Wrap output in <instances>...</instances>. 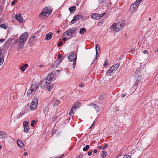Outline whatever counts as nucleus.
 <instances>
[{"label": "nucleus", "mask_w": 158, "mask_h": 158, "mask_svg": "<svg viewBox=\"0 0 158 158\" xmlns=\"http://www.w3.org/2000/svg\"><path fill=\"white\" fill-rule=\"evenodd\" d=\"M105 13H102V14H101V15H102V17L103 16H104L105 15Z\"/></svg>", "instance_id": "61"}, {"label": "nucleus", "mask_w": 158, "mask_h": 158, "mask_svg": "<svg viewBox=\"0 0 158 158\" xmlns=\"http://www.w3.org/2000/svg\"><path fill=\"white\" fill-rule=\"evenodd\" d=\"M53 74H50L46 77L45 79H46L48 81L50 82L53 79Z\"/></svg>", "instance_id": "11"}, {"label": "nucleus", "mask_w": 158, "mask_h": 158, "mask_svg": "<svg viewBox=\"0 0 158 158\" xmlns=\"http://www.w3.org/2000/svg\"><path fill=\"white\" fill-rule=\"evenodd\" d=\"M117 25L116 23H114L111 26L112 28L113 29L114 31H116V29H117Z\"/></svg>", "instance_id": "31"}, {"label": "nucleus", "mask_w": 158, "mask_h": 158, "mask_svg": "<svg viewBox=\"0 0 158 158\" xmlns=\"http://www.w3.org/2000/svg\"><path fill=\"white\" fill-rule=\"evenodd\" d=\"M70 61L73 62V68H74L76 64L77 56L75 52H70L68 56Z\"/></svg>", "instance_id": "2"}, {"label": "nucleus", "mask_w": 158, "mask_h": 158, "mask_svg": "<svg viewBox=\"0 0 158 158\" xmlns=\"http://www.w3.org/2000/svg\"><path fill=\"white\" fill-rule=\"evenodd\" d=\"M17 145L20 148H22L24 146L23 142L20 140H17Z\"/></svg>", "instance_id": "20"}, {"label": "nucleus", "mask_w": 158, "mask_h": 158, "mask_svg": "<svg viewBox=\"0 0 158 158\" xmlns=\"http://www.w3.org/2000/svg\"><path fill=\"white\" fill-rule=\"evenodd\" d=\"M106 0H98V2L100 4H101L103 3Z\"/></svg>", "instance_id": "42"}, {"label": "nucleus", "mask_w": 158, "mask_h": 158, "mask_svg": "<svg viewBox=\"0 0 158 158\" xmlns=\"http://www.w3.org/2000/svg\"><path fill=\"white\" fill-rule=\"evenodd\" d=\"M52 9L49 6L44 8L41 11L39 17L41 19H43L48 17L51 14Z\"/></svg>", "instance_id": "1"}, {"label": "nucleus", "mask_w": 158, "mask_h": 158, "mask_svg": "<svg viewBox=\"0 0 158 158\" xmlns=\"http://www.w3.org/2000/svg\"><path fill=\"white\" fill-rule=\"evenodd\" d=\"M76 7L75 6H73L72 7H70L69 8V10L71 12H73L76 9Z\"/></svg>", "instance_id": "27"}, {"label": "nucleus", "mask_w": 158, "mask_h": 158, "mask_svg": "<svg viewBox=\"0 0 158 158\" xmlns=\"http://www.w3.org/2000/svg\"><path fill=\"white\" fill-rule=\"evenodd\" d=\"M142 0H137L132 4L130 7V10L133 12L135 11L138 8V6Z\"/></svg>", "instance_id": "6"}, {"label": "nucleus", "mask_w": 158, "mask_h": 158, "mask_svg": "<svg viewBox=\"0 0 158 158\" xmlns=\"http://www.w3.org/2000/svg\"><path fill=\"white\" fill-rule=\"evenodd\" d=\"M27 154L28 153L27 152H25L23 153V155L25 156H27Z\"/></svg>", "instance_id": "57"}, {"label": "nucleus", "mask_w": 158, "mask_h": 158, "mask_svg": "<svg viewBox=\"0 0 158 158\" xmlns=\"http://www.w3.org/2000/svg\"><path fill=\"white\" fill-rule=\"evenodd\" d=\"M135 85H138L140 81L141 77L139 76H137V75H135Z\"/></svg>", "instance_id": "16"}, {"label": "nucleus", "mask_w": 158, "mask_h": 158, "mask_svg": "<svg viewBox=\"0 0 158 158\" xmlns=\"http://www.w3.org/2000/svg\"><path fill=\"white\" fill-rule=\"evenodd\" d=\"M6 135L5 133L2 131H0V139L3 137V136Z\"/></svg>", "instance_id": "33"}, {"label": "nucleus", "mask_w": 158, "mask_h": 158, "mask_svg": "<svg viewBox=\"0 0 158 158\" xmlns=\"http://www.w3.org/2000/svg\"><path fill=\"white\" fill-rule=\"evenodd\" d=\"M77 16H81V17H79L78 18H77V19L78 20L79 19H81L82 17V16L81 15H77Z\"/></svg>", "instance_id": "54"}, {"label": "nucleus", "mask_w": 158, "mask_h": 158, "mask_svg": "<svg viewBox=\"0 0 158 158\" xmlns=\"http://www.w3.org/2000/svg\"><path fill=\"white\" fill-rule=\"evenodd\" d=\"M135 51V48H133L131 49V51L133 52Z\"/></svg>", "instance_id": "63"}, {"label": "nucleus", "mask_w": 158, "mask_h": 158, "mask_svg": "<svg viewBox=\"0 0 158 158\" xmlns=\"http://www.w3.org/2000/svg\"><path fill=\"white\" fill-rule=\"evenodd\" d=\"M63 35L64 36L69 37H70L72 35L68 30L65 31L63 34Z\"/></svg>", "instance_id": "26"}, {"label": "nucleus", "mask_w": 158, "mask_h": 158, "mask_svg": "<svg viewBox=\"0 0 158 158\" xmlns=\"http://www.w3.org/2000/svg\"><path fill=\"white\" fill-rule=\"evenodd\" d=\"M35 122V120H32L31 123V125L32 127H33L34 126V123Z\"/></svg>", "instance_id": "40"}, {"label": "nucleus", "mask_w": 158, "mask_h": 158, "mask_svg": "<svg viewBox=\"0 0 158 158\" xmlns=\"http://www.w3.org/2000/svg\"><path fill=\"white\" fill-rule=\"evenodd\" d=\"M38 103V101L37 98H34L30 105V109L31 110H34L37 108Z\"/></svg>", "instance_id": "5"}, {"label": "nucleus", "mask_w": 158, "mask_h": 158, "mask_svg": "<svg viewBox=\"0 0 158 158\" xmlns=\"http://www.w3.org/2000/svg\"><path fill=\"white\" fill-rule=\"evenodd\" d=\"M15 1H13L11 2V4L12 5H14L15 4Z\"/></svg>", "instance_id": "56"}, {"label": "nucleus", "mask_w": 158, "mask_h": 158, "mask_svg": "<svg viewBox=\"0 0 158 158\" xmlns=\"http://www.w3.org/2000/svg\"><path fill=\"white\" fill-rule=\"evenodd\" d=\"M60 103V101L59 100H56L55 101V103L54 104L53 106H58Z\"/></svg>", "instance_id": "35"}, {"label": "nucleus", "mask_w": 158, "mask_h": 158, "mask_svg": "<svg viewBox=\"0 0 158 158\" xmlns=\"http://www.w3.org/2000/svg\"><path fill=\"white\" fill-rule=\"evenodd\" d=\"M5 40L4 39H0V43H3L4 41Z\"/></svg>", "instance_id": "46"}, {"label": "nucleus", "mask_w": 158, "mask_h": 158, "mask_svg": "<svg viewBox=\"0 0 158 158\" xmlns=\"http://www.w3.org/2000/svg\"><path fill=\"white\" fill-rule=\"evenodd\" d=\"M94 123H93V124H92V125L89 127V129H90L91 128L92 126L94 125Z\"/></svg>", "instance_id": "62"}, {"label": "nucleus", "mask_w": 158, "mask_h": 158, "mask_svg": "<svg viewBox=\"0 0 158 158\" xmlns=\"http://www.w3.org/2000/svg\"><path fill=\"white\" fill-rule=\"evenodd\" d=\"M63 43V42L62 41H60L57 44V46H60Z\"/></svg>", "instance_id": "43"}, {"label": "nucleus", "mask_w": 158, "mask_h": 158, "mask_svg": "<svg viewBox=\"0 0 158 158\" xmlns=\"http://www.w3.org/2000/svg\"><path fill=\"white\" fill-rule=\"evenodd\" d=\"M83 155L82 154H81L77 157H76V158H83Z\"/></svg>", "instance_id": "45"}, {"label": "nucleus", "mask_w": 158, "mask_h": 158, "mask_svg": "<svg viewBox=\"0 0 158 158\" xmlns=\"http://www.w3.org/2000/svg\"><path fill=\"white\" fill-rule=\"evenodd\" d=\"M53 85L52 84H50L47 87L46 89L48 91H50L51 89L53 88Z\"/></svg>", "instance_id": "28"}, {"label": "nucleus", "mask_w": 158, "mask_h": 158, "mask_svg": "<svg viewBox=\"0 0 158 158\" xmlns=\"http://www.w3.org/2000/svg\"><path fill=\"white\" fill-rule=\"evenodd\" d=\"M95 49L96 50V54L97 55L98 54V50L99 51L100 49V46L98 44H96Z\"/></svg>", "instance_id": "30"}, {"label": "nucleus", "mask_w": 158, "mask_h": 158, "mask_svg": "<svg viewBox=\"0 0 158 158\" xmlns=\"http://www.w3.org/2000/svg\"><path fill=\"white\" fill-rule=\"evenodd\" d=\"M98 15V13H94L91 15V16L92 19H94L98 20L99 19V18Z\"/></svg>", "instance_id": "21"}, {"label": "nucleus", "mask_w": 158, "mask_h": 158, "mask_svg": "<svg viewBox=\"0 0 158 158\" xmlns=\"http://www.w3.org/2000/svg\"><path fill=\"white\" fill-rule=\"evenodd\" d=\"M62 40L64 41H66L67 40V39L66 37H64L63 38Z\"/></svg>", "instance_id": "58"}, {"label": "nucleus", "mask_w": 158, "mask_h": 158, "mask_svg": "<svg viewBox=\"0 0 158 158\" xmlns=\"http://www.w3.org/2000/svg\"><path fill=\"white\" fill-rule=\"evenodd\" d=\"M126 95L125 94H122V95H121V97L122 98H123L124 97H125L126 96Z\"/></svg>", "instance_id": "55"}, {"label": "nucleus", "mask_w": 158, "mask_h": 158, "mask_svg": "<svg viewBox=\"0 0 158 158\" xmlns=\"http://www.w3.org/2000/svg\"><path fill=\"white\" fill-rule=\"evenodd\" d=\"M2 51L0 49V66L2 65L4 61V55L1 54Z\"/></svg>", "instance_id": "14"}, {"label": "nucleus", "mask_w": 158, "mask_h": 158, "mask_svg": "<svg viewBox=\"0 0 158 158\" xmlns=\"http://www.w3.org/2000/svg\"><path fill=\"white\" fill-rule=\"evenodd\" d=\"M143 53L144 54H146L148 53V51L147 50H144L143 51Z\"/></svg>", "instance_id": "60"}, {"label": "nucleus", "mask_w": 158, "mask_h": 158, "mask_svg": "<svg viewBox=\"0 0 158 158\" xmlns=\"http://www.w3.org/2000/svg\"><path fill=\"white\" fill-rule=\"evenodd\" d=\"M53 34L52 32H49L48 33L46 34L45 39L47 40H49L51 39L52 36Z\"/></svg>", "instance_id": "17"}, {"label": "nucleus", "mask_w": 158, "mask_h": 158, "mask_svg": "<svg viewBox=\"0 0 158 158\" xmlns=\"http://www.w3.org/2000/svg\"><path fill=\"white\" fill-rule=\"evenodd\" d=\"M84 83H81L79 85V87H83L84 86Z\"/></svg>", "instance_id": "47"}, {"label": "nucleus", "mask_w": 158, "mask_h": 158, "mask_svg": "<svg viewBox=\"0 0 158 158\" xmlns=\"http://www.w3.org/2000/svg\"><path fill=\"white\" fill-rule=\"evenodd\" d=\"M28 66L27 64H23L22 66H21L20 67V69L23 71H24L25 70V68H27Z\"/></svg>", "instance_id": "25"}, {"label": "nucleus", "mask_w": 158, "mask_h": 158, "mask_svg": "<svg viewBox=\"0 0 158 158\" xmlns=\"http://www.w3.org/2000/svg\"><path fill=\"white\" fill-rule=\"evenodd\" d=\"M107 155V152L105 151H103L102 152V153L101 156L103 158H104Z\"/></svg>", "instance_id": "29"}, {"label": "nucleus", "mask_w": 158, "mask_h": 158, "mask_svg": "<svg viewBox=\"0 0 158 158\" xmlns=\"http://www.w3.org/2000/svg\"><path fill=\"white\" fill-rule=\"evenodd\" d=\"M92 154V152L90 151H89L88 152V155L89 156H90Z\"/></svg>", "instance_id": "51"}, {"label": "nucleus", "mask_w": 158, "mask_h": 158, "mask_svg": "<svg viewBox=\"0 0 158 158\" xmlns=\"http://www.w3.org/2000/svg\"><path fill=\"white\" fill-rule=\"evenodd\" d=\"M62 62V60L61 59H58L53 64L54 67H56L59 65Z\"/></svg>", "instance_id": "19"}, {"label": "nucleus", "mask_w": 158, "mask_h": 158, "mask_svg": "<svg viewBox=\"0 0 158 158\" xmlns=\"http://www.w3.org/2000/svg\"><path fill=\"white\" fill-rule=\"evenodd\" d=\"M105 95L101 94L99 96V98L100 100H103L105 98Z\"/></svg>", "instance_id": "38"}, {"label": "nucleus", "mask_w": 158, "mask_h": 158, "mask_svg": "<svg viewBox=\"0 0 158 158\" xmlns=\"http://www.w3.org/2000/svg\"><path fill=\"white\" fill-rule=\"evenodd\" d=\"M123 158H131V156L129 155H126Z\"/></svg>", "instance_id": "44"}, {"label": "nucleus", "mask_w": 158, "mask_h": 158, "mask_svg": "<svg viewBox=\"0 0 158 158\" xmlns=\"http://www.w3.org/2000/svg\"><path fill=\"white\" fill-rule=\"evenodd\" d=\"M69 31V32L70 34L72 35L74 33L75 31L76 30V27H73L70 29H69L68 30Z\"/></svg>", "instance_id": "22"}, {"label": "nucleus", "mask_w": 158, "mask_h": 158, "mask_svg": "<svg viewBox=\"0 0 158 158\" xmlns=\"http://www.w3.org/2000/svg\"><path fill=\"white\" fill-rule=\"evenodd\" d=\"M62 57V55L61 54H59V55H58V58H59V59H60V58H61V57Z\"/></svg>", "instance_id": "52"}, {"label": "nucleus", "mask_w": 158, "mask_h": 158, "mask_svg": "<svg viewBox=\"0 0 158 158\" xmlns=\"http://www.w3.org/2000/svg\"><path fill=\"white\" fill-rule=\"evenodd\" d=\"M50 82L48 81L46 79H44L41 83V88L42 89L45 88L49 84Z\"/></svg>", "instance_id": "9"}, {"label": "nucleus", "mask_w": 158, "mask_h": 158, "mask_svg": "<svg viewBox=\"0 0 158 158\" xmlns=\"http://www.w3.org/2000/svg\"><path fill=\"white\" fill-rule=\"evenodd\" d=\"M98 17H99V19H100L102 17V16L101 15V14H98Z\"/></svg>", "instance_id": "53"}, {"label": "nucleus", "mask_w": 158, "mask_h": 158, "mask_svg": "<svg viewBox=\"0 0 158 158\" xmlns=\"http://www.w3.org/2000/svg\"><path fill=\"white\" fill-rule=\"evenodd\" d=\"M21 15V14L20 13L19 15H15V18L20 23H21L23 21V18L20 16Z\"/></svg>", "instance_id": "12"}, {"label": "nucleus", "mask_w": 158, "mask_h": 158, "mask_svg": "<svg viewBox=\"0 0 158 158\" xmlns=\"http://www.w3.org/2000/svg\"><path fill=\"white\" fill-rule=\"evenodd\" d=\"M81 105V104L79 102H77L75 103L69 111V115L70 116L73 115V114L76 112L77 109H78L80 107Z\"/></svg>", "instance_id": "3"}, {"label": "nucleus", "mask_w": 158, "mask_h": 158, "mask_svg": "<svg viewBox=\"0 0 158 158\" xmlns=\"http://www.w3.org/2000/svg\"><path fill=\"white\" fill-rule=\"evenodd\" d=\"M139 69H138V68H137L136 69V71L135 72V73H137L139 74Z\"/></svg>", "instance_id": "50"}, {"label": "nucleus", "mask_w": 158, "mask_h": 158, "mask_svg": "<svg viewBox=\"0 0 158 158\" xmlns=\"http://www.w3.org/2000/svg\"><path fill=\"white\" fill-rule=\"evenodd\" d=\"M79 17H81V16H76L74 17L71 21V23L74 24L76 22V21H78V20L77 19Z\"/></svg>", "instance_id": "23"}, {"label": "nucleus", "mask_w": 158, "mask_h": 158, "mask_svg": "<svg viewBox=\"0 0 158 158\" xmlns=\"http://www.w3.org/2000/svg\"><path fill=\"white\" fill-rule=\"evenodd\" d=\"M86 31V30L85 28H81L80 30L79 33L81 35H83L85 33Z\"/></svg>", "instance_id": "24"}, {"label": "nucleus", "mask_w": 158, "mask_h": 158, "mask_svg": "<svg viewBox=\"0 0 158 158\" xmlns=\"http://www.w3.org/2000/svg\"><path fill=\"white\" fill-rule=\"evenodd\" d=\"M114 72V71L113 69H111V67H110V69L108 70L107 72V74H108L109 73V74L110 75L111 73Z\"/></svg>", "instance_id": "37"}, {"label": "nucleus", "mask_w": 158, "mask_h": 158, "mask_svg": "<svg viewBox=\"0 0 158 158\" xmlns=\"http://www.w3.org/2000/svg\"><path fill=\"white\" fill-rule=\"evenodd\" d=\"M35 38V36H32V38H30V40H31V41H33Z\"/></svg>", "instance_id": "49"}, {"label": "nucleus", "mask_w": 158, "mask_h": 158, "mask_svg": "<svg viewBox=\"0 0 158 158\" xmlns=\"http://www.w3.org/2000/svg\"><path fill=\"white\" fill-rule=\"evenodd\" d=\"M24 127V131L26 133H27L28 132L29 130V126H27Z\"/></svg>", "instance_id": "34"}, {"label": "nucleus", "mask_w": 158, "mask_h": 158, "mask_svg": "<svg viewBox=\"0 0 158 158\" xmlns=\"http://www.w3.org/2000/svg\"><path fill=\"white\" fill-rule=\"evenodd\" d=\"M98 148L99 149H101L102 148V147L101 146H99L98 147Z\"/></svg>", "instance_id": "64"}, {"label": "nucleus", "mask_w": 158, "mask_h": 158, "mask_svg": "<svg viewBox=\"0 0 158 158\" xmlns=\"http://www.w3.org/2000/svg\"><path fill=\"white\" fill-rule=\"evenodd\" d=\"M108 147V145L107 144H105V145L103 147V149H105L106 148H107Z\"/></svg>", "instance_id": "48"}, {"label": "nucleus", "mask_w": 158, "mask_h": 158, "mask_svg": "<svg viewBox=\"0 0 158 158\" xmlns=\"http://www.w3.org/2000/svg\"><path fill=\"white\" fill-rule=\"evenodd\" d=\"M108 61L107 60H106L103 64L104 67H106L108 64Z\"/></svg>", "instance_id": "41"}, {"label": "nucleus", "mask_w": 158, "mask_h": 158, "mask_svg": "<svg viewBox=\"0 0 158 158\" xmlns=\"http://www.w3.org/2000/svg\"><path fill=\"white\" fill-rule=\"evenodd\" d=\"M28 124H29V123L28 122H27V121L24 122L23 123L24 127H26L27 126H29Z\"/></svg>", "instance_id": "39"}, {"label": "nucleus", "mask_w": 158, "mask_h": 158, "mask_svg": "<svg viewBox=\"0 0 158 158\" xmlns=\"http://www.w3.org/2000/svg\"><path fill=\"white\" fill-rule=\"evenodd\" d=\"M0 28H3L5 29H6L7 28V26L5 24H2L0 25Z\"/></svg>", "instance_id": "36"}, {"label": "nucleus", "mask_w": 158, "mask_h": 158, "mask_svg": "<svg viewBox=\"0 0 158 158\" xmlns=\"http://www.w3.org/2000/svg\"><path fill=\"white\" fill-rule=\"evenodd\" d=\"M89 145H87L84 147L83 149L84 151H87L89 148Z\"/></svg>", "instance_id": "32"}, {"label": "nucleus", "mask_w": 158, "mask_h": 158, "mask_svg": "<svg viewBox=\"0 0 158 158\" xmlns=\"http://www.w3.org/2000/svg\"><path fill=\"white\" fill-rule=\"evenodd\" d=\"M125 22L124 20H122L120 22H118L117 23V29H116V31H118L121 30L123 27L124 26Z\"/></svg>", "instance_id": "7"}, {"label": "nucleus", "mask_w": 158, "mask_h": 158, "mask_svg": "<svg viewBox=\"0 0 158 158\" xmlns=\"http://www.w3.org/2000/svg\"><path fill=\"white\" fill-rule=\"evenodd\" d=\"M90 106L93 108H94L97 112H98L99 111L100 108L99 106L95 104H91Z\"/></svg>", "instance_id": "15"}, {"label": "nucleus", "mask_w": 158, "mask_h": 158, "mask_svg": "<svg viewBox=\"0 0 158 158\" xmlns=\"http://www.w3.org/2000/svg\"><path fill=\"white\" fill-rule=\"evenodd\" d=\"M51 105L50 103H48L46 105L43 110V112L45 114H48V112L49 110V109Z\"/></svg>", "instance_id": "10"}, {"label": "nucleus", "mask_w": 158, "mask_h": 158, "mask_svg": "<svg viewBox=\"0 0 158 158\" xmlns=\"http://www.w3.org/2000/svg\"><path fill=\"white\" fill-rule=\"evenodd\" d=\"M24 43L23 42H20L19 41V45L17 48L18 51L21 50L22 49Z\"/></svg>", "instance_id": "13"}, {"label": "nucleus", "mask_w": 158, "mask_h": 158, "mask_svg": "<svg viewBox=\"0 0 158 158\" xmlns=\"http://www.w3.org/2000/svg\"><path fill=\"white\" fill-rule=\"evenodd\" d=\"M37 87V85L36 84H34L32 85L27 92V96L30 97V96H32L35 92Z\"/></svg>", "instance_id": "4"}, {"label": "nucleus", "mask_w": 158, "mask_h": 158, "mask_svg": "<svg viewBox=\"0 0 158 158\" xmlns=\"http://www.w3.org/2000/svg\"><path fill=\"white\" fill-rule=\"evenodd\" d=\"M97 152V149H94V153H96Z\"/></svg>", "instance_id": "59"}, {"label": "nucleus", "mask_w": 158, "mask_h": 158, "mask_svg": "<svg viewBox=\"0 0 158 158\" xmlns=\"http://www.w3.org/2000/svg\"><path fill=\"white\" fill-rule=\"evenodd\" d=\"M119 66V63H117L116 64L112 66H111V69H113L114 72L118 69Z\"/></svg>", "instance_id": "18"}, {"label": "nucleus", "mask_w": 158, "mask_h": 158, "mask_svg": "<svg viewBox=\"0 0 158 158\" xmlns=\"http://www.w3.org/2000/svg\"><path fill=\"white\" fill-rule=\"evenodd\" d=\"M28 33L27 32L24 33L21 35L19 39V41L25 43L28 37Z\"/></svg>", "instance_id": "8"}]
</instances>
